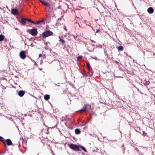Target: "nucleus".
Returning a JSON list of instances; mask_svg holds the SVG:
<instances>
[{"label":"nucleus","instance_id":"nucleus-21","mask_svg":"<svg viewBox=\"0 0 155 155\" xmlns=\"http://www.w3.org/2000/svg\"><path fill=\"white\" fill-rule=\"evenodd\" d=\"M61 24H62V25H63V24L62 23V24H61V23H60L59 22H58L56 23L55 25L57 26H59L60 25H61Z\"/></svg>","mask_w":155,"mask_h":155},{"label":"nucleus","instance_id":"nucleus-20","mask_svg":"<svg viewBox=\"0 0 155 155\" xmlns=\"http://www.w3.org/2000/svg\"><path fill=\"white\" fill-rule=\"evenodd\" d=\"M59 38L60 39L59 41H60L61 42L62 44L63 45L65 43L63 39L61 38L60 36H59Z\"/></svg>","mask_w":155,"mask_h":155},{"label":"nucleus","instance_id":"nucleus-18","mask_svg":"<svg viewBox=\"0 0 155 155\" xmlns=\"http://www.w3.org/2000/svg\"><path fill=\"white\" fill-rule=\"evenodd\" d=\"M44 19H43L42 20L39 21H37L35 23V24H39L40 23H41V22H44Z\"/></svg>","mask_w":155,"mask_h":155},{"label":"nucleus","instance_id":"nucleus-15","mask_svg":"<svg viewBox=\"0 0 155 155\" xmlns=\"http://www.w3.org/2000/svg\"><path fill=\"white\" fill-rule=\"evenodd\" d=\"M49 98H50V97H49V95H48V94L45 95L44 96V98H45V100H48L49 99Z\"/></svg>","mask_w":155,"mask_h":155},{"label":"nucleus","instance_id":"nucleus-1","mask_svg":"<svg viewBox=\"0 0 155 155\" xmlns=\"http://www.w3.org/2000/svg\"><path fill=\"white\" fill-rule=\"evenodd\" d=\"M68 146L71 149L74 151H81V150L79 147V145L78 146L73 144H70L68 145Z\"/></svg>","mask_w":155,"mask_h":155},{"label":"nucleus","instance_id":"nucleus-19","mask_svg":"<svg viewBox=\"0 0 155 155\" xmlns=\"http://www.w3.org/2000/svg\"><path fill=\"white\" fill-rule=\"evenodd\" d=\"M4 35H0V41H2L4 40Z\"/></svg>","mask_w":155,"mask_h":155},{"label":"nucleus","instance_id":"nucleus-6","mask_svg":"<svg viewBox=\"0 0 155 155\" xmlns=\"http://www.w3.org/2000/svg\"><path fill=\"white\" fill-rule=\"evenodd\" d=\"M18 12V11L16 9H12V13L13 15H15Z\"/></svg>","mask_w":155,"mask_h":155},{"label":"nucleus","instance_id":"nucleus-7","mask_svg":"<svg viewBox=\"0 0 155 155\" xmlns=\"http://www.w3.org/2000/svg\"><path fill=\"white\" fill-rule=\"evenodd\" d=\"M148 12L150 14H152L153 12L154 9L152 7H150L147 9Z\"/></svg>","mask_w":155,"mask_h":155},{"label":"nucleus","instance_id":"nucleus-16","mask_svg":"<svg viewBox=\"0 0 155 155\" xmlns=\"http://www.w3.org/2000/svg\"><path fill=\"white\" fill-rule=\"evenodd\" d=\"M25 20H26V21H29L30 22L32 23L33 24H35V22H34L33 21H32L30 19L26 18Z\"/></svg>","mask_w":155,"mask_h":155},{"label":"nucleus","instance_id":"nucleus-34","mask_svg":"<svg viewBox=\"0 0 155 155\" xmlns=\"http://www.w3.org/2000/svg\"><path fill=\"white\" fill-rule=\"evenodd\" d=\"M92 45V46H95V45Z\"/></svg>","mask_w":155,"mask_h":155},{"label":"nucleus","instance_id":"nucleus-9","mask_svg":"<svg viewBox=\"0 0 155 155\" xmlns=\"http://www.w3.org/2000/svg\"><path fill=\"white\" fill-rule=\"evenodd\" d=\"M40 2L43 4L44 5H45L46 6H50V5L49 4L46 2H45L42 0H40Z\"/></svg>","mask_w":155,"mask_h":155},{"label":"nucleus","instance_id":"nucleus-26","mask_svg":"<svg viewBox=\"0 0 155 155\" xmlns=\"http://www.w3.org/2000/svg\"><path fill=\"white\" fill-rule=\"evenodd\" d=\"M91 42H94V43H95V41H94L93 40H91Z\"/></svg>","mask_w":155,"mask_h":155},{"label":"nucleus","instance_id":"nucleus-12","mask_svg":"<svg viewBox=\"0 0 155 155\" xmlns=\"http://www.w3.org/2000/svg\"><path fill=\"white\" fill-rule=\"evenodd\" d=\"M79 147L81 148L84 151L86 152H87V150L84 147L80 145H79Z\"/></svg>","mask_w":155,"mask_h":155},{"label":"nucleus","instance_id":"nucleus-13","mask_svg":"<svg viewBox=\"0 0 155 155\" xmlns=\"http://www.w3.org/2000/svg\"><path fill=\"white\" fill-rule=\"evenodd\" d=\"M75 132L76 134H79L80 133V131L78 129H76L75 130Z\"/></svg>","mask_w":155,"mask_h":155},{"label":"nucleus","instance_id":"nucleus-2","mask_svg":"<svg viewBox=\"0 0 155 155\" xmlns=\"http://www.w3.org/2000/svg\"><path fill=\"white\" fill-rule=\"evenodd\" d=\"M53 33L50 31H47L43 32L42 36L43 38H45L46 37H49L52 35Z\"/></svg>","mask_w":155,"mask_h":155},{"label":"nucleus","instance_id":"nucleus-3","mask_svg":"<svg viewBox=\"0 0 155 155\" xmlns=\"http://www.w3.org/2000/svg\"><path fill=\"white\" fill-rule=\"evenodd\" d=\"M27 32L29 33L33 36L36 35L38 33L37 29L36 28H33L31 29H28Z\"/></svg>","mask_w":155,"mask_h":155},{"label":"nucleus","instance_id":"nucleus-28","mask_svg":"<svg viewBox=\"0 0 155 155\" xmlns=\"http://www.w3.org/2000/svg\"><path fill=\"white\" fill-rule=\"evenodd\" d=\"M99 31V30H97L96 31V32H98Z\"/></svg>","mask_w":155,"mask_h":155},{"label":"nucleus","instance_id":"nucleus-4","mask_svg":"<svg viewBox=\"0 0 155 155\" xmlns=\"http://www.w3.org/2000/svg\"><path fill=\"white\" fill-rule=\"evenodd\" d=\"M20 57L22 59H24L26 57V55L24 51H21L20 53Z\"/></svg>","mask_w":155,"mask_h":155},{"label":"nucleus","instance_id":"nucleus-24","mask_svg":"<svg viewBox=\"0 0 155 155\" xmlns=\"http://www.w3.org/2000/svg\"><path fill=\"white\" fill-rule=\"evenodd\" d=\"M143 135L144 136H146L147 135V134L145 132H143Z\"/></svg>","mask_w":155,"mask_h":155},{"label":"nucleus","instance_id":"nucleus-33","mask_svg":"<svg viewBox=\"0 0 155 155\" xmlns=\"http://www.w3.org/2000/svg\"><path fill=\"white\" fill-rule=\"evenodd\" d=\"M35 65L36 64V62H35Z\"/></svg>","mask_w":155,"mask_h":155},{"label":"nucleus","instance_id":"nucleus-30","mask_svg":"<svg viewBox=\"0 0 155 155\" xmlns=\"http://www.w3.org/2000/svg\"><path fill=\"white\" fill-rule=\"evenodd\" d=\"M32 44H32V43L31 44V46H32V47H33V46Z\"/></svg>","mask_w":155,"mask_h":155},{"label":"nucleus","instance_id":"nucleus-23","mask_svg":"<svg viewBox=\"0 0 155 155\" xmlns=\"http://www.w3.org/2000/svg\"><path fill=\"white\" fill-rule=\"evenodd\" d=\"M82 57L81 56H79L78 57V60H79L80 59H81L82 58Z\"/></svg>","mask_w":155,"mask_h":155},{"label":"nucleus","instance_id":"nucleus-8","mask_svg":"<svg viewBox=\"0 0 155 155\" xmlns=\"http://www.w3.org/2000/svg\"><path fill=\"white\" fill-rule=\"evenodd\" d=\"M25 92L23 91H20L18 93V95L20 97H22L25 94Z\"/></svg>","mask_w":155,"mask_h":155},{"label":"nucleus","instance_id":"nucleus-27","mask_svg":"<svg viewBox=\"0 0 155 155\" xmlns=\"http://www.w3.org/2000/svg\"><path fill=\"white\" fill-rule=\"evenodd\" d=\"M93 59H97V58L96 57H93L92 58Z\"/></svg>","mask_w":155,"mask_h":155},{"label":"nucleus","instance_id":"nucleus-10","mask_svg":"<svg viewBox=\"0 0 155 155\" xmlns=\"http://www.w3.org/2000/svg\"><path fill=\"white\" fill-rule=\"evenodd\" d=\"M6 142L8 146L11 145L12 144L11 140L9 139L6 140Z\"/></svg>","mask_w":155,"mask_h":155},{"label":"nucleus","instance_id":"nucleus-17","mask_svg":"<svg viewBox=\"0 0 155 155\" xmlns=\"http://www.w3.org/2000/svg\"><path fill=\"white\" fill-rule=\"evenodd\" d=\"M3 139L2 137L0 136V141L3 142L5 145H6V142L3 140Z\"/></svg>","mask_w":155,"mask_h":155},{"label":"nucleus","instance_id":"nucleus-25","mask_svg":"<svg viewBox=\"0 0 155 155\" xmlns=\"http://www.w3.org/2000/svg\"><path fill=\"white\" fill-rule=\"evenodd\" d=\"M63 26H64V29L66 31H67V28H66V26L65 25H63Z\"/></svg>","mask_w":155,"mask_h":155},{"label":"nucleus","instance_id":"nucleus-32","mask_svg":"<svg viewBox=\"0 0 155 155\" xmlns=\"http://www.w3.org/2000/svg\"><path fill=\"white\" fill-rule=\"evenodd\" d=\"M59 20H61V18L58 19V20L59 21Z\"/></svg>","mask_w":155,"mask_h":155},{"label":"nucleus","instance_id":"nucleus-31","mask_svg":"<svg viewBox=\"0 0 155 155\" xmlns=\"http://www.w3.org/2000/svg\"><path fill=\"white\" fill-rule=\"evenodd\" d=\"M147 84H149V83L148 82H147Z\"/></svg>","mask_w":155,"mask_h":155},{"label":"nucleus","instance_id":"nucleus-29","mask_svg":"<svg viewBox=\"0 0 155 155\" xmlns=\"http://www.w3.org/2000/svg\"><path fill=\"white\" fill-rule=\"evenodd\" d=\"M39 57H41V54H39Z\"/></svg>","mask_w":155,"mask_h":155},{"label":"nucleus","instance_id":"nucleus-11","mask_svg":"<svg viewBox=\"0 0 155 155\" xmlns=\"http://www.w3.org/2000/svg\"><path fill=\"white\" fill-rule=\"evenodd\" d=\"M87 108V107L86 106V105H85L83 107V108L81 109L79 111L80 112H84L86 109Z\"/></svg>","mask_w":155,"mask_h":155},{"label":"nucleus","instance_id":"nucleus-22","mask_svg":"<svg viewBox=\"0 0 155 155\" xmlns=\"http://www.w3.org/2000/svg\"><path fill=\"white\" fill-rule=\"evenodd\" d=\"M87 67L88 68L89 70L90 71V69H91V68L90 67V64L88 63H87Z\"/></svg>","mask_w":155,"mask_h":155},{"label":"nucleus","instance_id":"nucleus-35","mask_svg":"<svg viewBox=\"0 0 155 155\" xmlns=\"http://www.w3.org/2000/svg\"><path fill=\"white\" fill-rule=\"evenodd\" d=\"M40 70H42V69H40Z\"/></svg>","mask_w":155,"mask_h":155},{"label":"nucleus","instance_id":"nucleus-14","mask_svg":"<svg viewBox=\"0 0 155 155\" xmlns=\"http://www.w3.org/2000/svg\"><path fill=\"white\" fill-rule=\"evenodd\" d=\"M118 50L119 51H122L124 50V48L122 46H119L118 47Z\"/></svg>","mask_w":155,"mask_h":155},{"label":"nucleus","instance_id":"nucleus-5","mask_svg":"<svg viewBox=\"0 0 155 155\" xmlns=\"http://www.w3.org/2000/svg\"><path fill=\"white\" fill-rule=\"evenodd\" d=\"M26 18H22L20 21L21 24L23 25H25L26 23V20H25Z\"/></svg>","mask_w":155,"mask_h":155}]
</instances>
